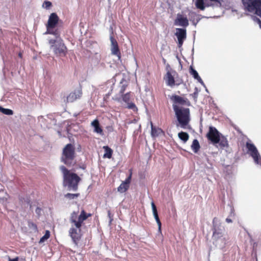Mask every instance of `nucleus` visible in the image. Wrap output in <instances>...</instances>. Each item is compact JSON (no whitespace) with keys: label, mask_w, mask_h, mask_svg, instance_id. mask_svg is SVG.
<instances>
[{"label":"nucleus","mask_w":261,"mask_h":261,"mask_svg":"<svg viewBox=\"0 0 261 261\" xmlns=\"http://www.w3.org/2000/svg\"><path fill=\"white\" fill-rule=\"evenodd\" d=\"M90 216V214H86L84 210L79 215L76 212H73L71 214L69 218L71 227L69 230V234L74 243H76V242L81 238L82 224Z\"/></svg>","instance_id":"1"},{"label":"nucleus","mask_w":261,"mask_h":261,"mask_svg":"<svg viewBox=\"0 0 261 261\" xmlns=\"http://www.w3.org/2000/svg\"><path fill=\"white\" fill-rule=\"evenodd\" d=\"M60 170L63 175V186L67 187L69 190L76 191L81 180L80 177L76 174L68 170L63 166L60 167Z\"/></svg>","instance_id":"2"},{"label":"nucleus","mask_w":261,"mask_h":261,"mask_svg":"<svg viewBox=\"0 0 261 261\" xmlns=\"http://www.w3.org/2000/svg\"><path fill=\"white\" fill-rule=\"evenodd\" d=\"M173 109L178 122L176 125L184 129L189 128V123L191 120L189 109L179 107L175 104L173 105Z\"/></svg>","instance_id":"3"},{"label":"nucleus","mask_w":261,"mask_h":261,"mask_svg":"<svg viewBox=\"0 0 261 261\" xmlns=\"http://www.w3.org/2000/svg\"><path fill=\"white\" fill-rule=\"evenodd\" d=\"M50 49L57 56H65L67 53V48L60 38L49 40Z\"/></svg>","instance_id":"4"},{"label":"nucleus","mask_w":261,"mask_h":261,"mask_svg":"<svg viewBox=\"0 0 261 261\" xmlns=\"http://www.w3.org/2000/svg\"><path fill=\"white\" fill-rule=\"evenodd\" d=\"M74 147L71 144H68L64 148L61 161L67 165H72L74 162Z\"/></svg>","instance_id":"5"},{"label":"nucleus","mask_w":261,"mask_h":261,"mask_svg":"<svg viewBox=\"0 0 261 261\" xmlns=\"http://www.w3.org/2000/svg\"><path fill=\"white\" fill-rule=\"evenodd\" d=\"M245 9L261 17V0H242Z\"/></svg>","instance_id":"6"},{"label":"nucleus","mask_w":261,"mask_h":261,"mask_svg":"<svg viewBox=\"0 0 261 261\" xmlns=\"http://www.w3.org/2000/svg\"><path fill=\"white\" fill-rule=\"evenodd\" d=\"M213 235L215 240H218L223 237L224 232V228L221 225L220 220L215 217L213 219Z\"/></svg>","instance_id":"7"},{"label":"nucleus","mask_w":261,"mask_h":261,"mask_svg":"<svg viewBox=\"0 0 261 261\" xmlns=\"http://www.w3.org/2000/svg\"><path fill=\"white\" fill-rule=\"evenodd\" d=\"M246 147L248 149V153L252 157L254 162L261 165V158L256 147L254 144L247 142Z\"/></svg>","instance_id":"8"},{"label":"nucleus","mask_w":261,"mask_h":261,"mask_svg":"<svg viewBox=\"0 0 261 261\" xmlns=\"http://www.w3.org/2000/svg\"><path fill=\"white\" fill-rule=\"evenodd\" d=\"M170 69L169 66H168L166 68L167 73L164 76V80L167 85L173 87L175 85L174 77L177 75V73L174 70L170 71Z\"/></svg>","instance_id":"9"},{"label":"nucleus","mask_w":261,"mask_h":261,"mask_svg":"<svg viewBox=\"0 0 261 261\" xmlns=\"http://www.w3.org/2000/svg\"><path fill=\"white\" fill-rule=\"evenodd\" d=\"M220 136L221 134L215 127L213 126L209 127V131L207 134V137L213 144H217L219 142Z\"/></svg>","instance_id":"10"},{"label":"nucleus","mask_w":261,"mask_h":261,"mask_svg":"<svg viewBox=\"0 0 261 261\" xmlns=\"http://www.w3.org/2000/svg\"><path fill=\"white\" fill-rule=\"evenodd\" d=\"M111 44L110 48L111 54L113 55L117 56L119 59H120V51L119 49L118 43L116 39H115L112 36H110V37Z\"/></svg>","instance_id":"11"},{"label":"nucleus","mask_w":261,"mask_h":261,"mask_svg":"<svg viewBox=\"0 0 261 261\" xmlns=\"http://www.w3.org/2000/svg\"><path fill=\"white\" fill-rule=\"evenodd\" d=\"M175 35L178 39V47H180L182 46L184 40L186 38V30L183 29L177 28Z\"/></svg>","instance_id":"12"},{"label":"nucleus","mask_w":261,"mask_h":261,"mask_svg":"<svg viewBox=\"0 0 261 261\" xmlns=\"http://www.w3.org/2000/svg\"><path fill=\"white\" fill-rule=\"evenodd\" d=\"M82 92L80 88L75 90L71 92L66 98L67 102H72L76 99L80 98L82 96Z\"/></svg>","instance_id":"13"},{"label":"nucleus","mask_w":261,"mask_h":261,"mask_svg":"<svg viewBox=\"0 0 261 261\" xmlns=\"http://www.w3.org/2000/svg\"><path fill=\"white\" fill-rule=\"evenodd\" d=\"M59 18L55 13H52L48 18L46 28H54L58 23Z\"/></svg>","instance_id":"14"},{"label":"nucleus","mask_w":261,"mask_h":261,"mask_svg":"<svg viewBox=\"0 0 261 261\" xmlns=\"http://www.w3.org/2000/svg\"><path fill=\"white\" fill-rule=\"evenodd\" d=\"M175 24L186 27L189 25L188 20L187 17H184L182 15L177 14V18L175 21Z\"/></svg>","instance_id":"15"},{"label":"nucleus","mask_w":261,"mask_h":261,"mask_svg":"<svg viewBox=\"0 0 261 261\" xmlns=\"http://www.w3.org/2000/svg\"><path fill=\"white\" fill-rule=\"evenodd\" d=\"M151 208H152L153 216H154V219H155V220L158 224V225L159 231L161 232L162 224L160 220V219H159V216L158 214V212H157V209H156V206L154 204L153 202H151Z\"/></svg>","instance_id":"16"},{"label":"nucleus","mask_w":261,"mask_h":261,"mask_svg":"<svg viewBox=\"0 0 261 261\" xmlns=\"http://www.w3.org/2000/svg\"><path fill=\"white\" fill-rule=\"evenodd\" d=\"M131 178V174L123 182L118 188V191L120 193L125 192L129 187V184Z\"/></svg>","instance_id":"17"},{"label":"nucleus","mask_w":261,"mask_h":261,"mask_svg":"<svg viewBox=\"0 0 261 261\" xmlns=\"http://www.w3.org/2000/svg\"><path fill=\"white\" fill-rule=\"evenodd\" d=\"M94 128V132L100 135H103V131L100 126L99 121L97 119L94 120L91 123Z\"/></svg>","instance_id":"18"},{"label":"nucleus","mask_w":261,"mask_h":261,"mask_svg":"<svg viewBox=\"0 0 261 261\" xmlns=\"http://www.w3.org/2000/svg\"><path fill=\"white\" fill-rule=\"evenodd\" d=\"M190 74L193 76V77L197 80L198 82H199L203 86H205L204 84L201 79V77L199 76L198 72L196 70H195L194 68H193L192 67H191L190 69Z\"/></svg>","instance_id":"19"},{"label":"nucleus","mask_w":261,"mask_h":261,"mask_svg":"<svg viewBox=\"0 0 261 261\" xmlns=\"http://www.w3.org/2000/svg\"><path fill=\"white\" fill-rule=\"evenodd\" d=\"M171 99L175 103L184 104L185 102L183 98L178 95L172 96Z\"/></svg>","instance_id":"20"},{"label":"nucleus","mask_w":261,"mask_h":261,"mask_svg":"<svg viewBox=\"0 0 261 261\" xmlns=\"http://www.w3.org/2000/svg\"><path fill=\"white\" fill-rule=\"evenodd\" d=\"M191 148L195 153H197L200 149V145L197 139L193 140L191 145Z\"/></svg>","instance_id":"21"},{"label":"nucleus","mask_w":261,"mask_h":261,"mask_svg":"<svg viewBox=\"0 0 261 261\" xmlns=\"http://www.w3.org/2000/svg\"><path fill=\"white\" fill-rule=\"evenodd\" d=\"M105 149V153L103 154V158L110 159L112 157V150L108 146H103Z\"/></svg>","instance_id":"22"},{"label":"nucleus","mask_w":261,"mask_h":261,"mask_svg":"<svg viewBox=\"0 0 261 261\" xmlns=\"http://www.w3.org/2000/svg\"><path fill=\"white\" fill-rule=\"evenodd\" d=\"M178 136L179 138L184 142V143H186L189 138V135L187 133L183 132L179 133Z\"/></svg>","instance_id":"23"},{"label":"nucleus","mask_w":261,"mask_h":261,"mask_svg":"<svg viewBox=\"0 0 261 261\" xmlns=\"http://www.w3.org/2000/svg\"><path fill=\"white\" fill-rule=\"evenodd\" d=\"M195 5L197 8L203 10L205 8V7L207 6L205 3H204L203 0H196Z\"/></svg>","instance_id":"24"},{"label":"nucleus","mask_w":261,"mask_h":261,"mask_svg":"<svg viewBox=\"0 0 261 261\" xmlns=\"http://www.w3.org/2000/svg\"><path fill=\"white\" fill-rule=\"evenodd\" d=\"M151 135L153 137L158 136L161 132L162 130L161 129L156 128L153 126L152 124L151 123Z\"/></svg>","instance_id":"25"},{"label":"nucleus","mask_w":261,"mask_h":261,"mask_svg":"<svg viewBox=\"0 0 261 261\" xmlns=\"http://www.w3.org/2000/svg\"><path fill=\"white\" fill-rule=\"evenodd\" d=\"M218 143H219V145L222 147L227 146L228 145V142L226 138L223 136H220L219 142Z\"/></svg>","instance_id":"26"},{"label":"nucleus","mask_w":261,"mask_h":261,"mask_svg":"<svg viewBox=\"0 0 261 261\" xmlns=\"http://www.w3.org/2000/svg\"><path fill=\"white\" fill-rule=\"evenodd\" d=\"M0 112L3 113L4 114L7 115H12L13 114V112L12 110L8 109H5L1 106H0Z\"/></svg>","instance_id":"27"},{"label":"nucleus","mask_w":261,"mask_h":261,"mask_svg":"<svg viewBox=\"0 0 261 261\" xmlns=\"http://www.w3.org/2000/svg\"><path fill=\"white\" fill-rule=\"evenodd\" d=\"M50 236V232L49 230H46L45 234L40 239V243H42L44 242V241L47 240Z\"/></svg>","instance_id":"28"},{"label":"nucleus","mask_w":261,"mask_h":261,"mask_svg":"<svg viewBox=\"0 0 261 261\" xmlns=\"http://www.w3.org/2000/svg\"><path fill=\"white\" fill-rule=\"evenodd\" d=\"M29 227L30 229H31L32 231L36 232L37 231V225L33 222H29Z\"/></svg>","instance_id":"29"},{"label":"nucleus","mask_w":261,"mask_h":261,"mask_svg":"<svg viewBox=\"0 0 261 261\" xmlns=\"http://www.w3.org/2000/svg\"><path fill=\"white\" fill-rule=\"evenodd\" d=\"M52 4L49 1H44L42 5V7L46 9H49L51 7Z\"/></svg>","instance_id":"30"},{"label":"nucleus","mask_w":261,"mask_h":261,"mask_svg":"<svg viewBox=\"0 0 261 261\" xmlns=\"http://www.w3.org/2000/svg\"><path fill=\"white\" fill-rule=\"evenodd\" d=\"M79 194H70V193H67L65 195V197L69 199H72L75 198H76L79 196Z\"/></svg>","instance_id":"31"},{"label":"nucleus","mask_w":261,"mask_h":261,"mask_svg":"<svg viewBox=\"0 0 261 261\" xmlns=\"http://www.w3.org/2000/svg\"><path fill=\"white\" fill-rule=\"evenodd\" d=\"M122 99L125 102L128 103V102L129 101V99H130L129 93H127L125 94V95H124L122 97Z\"/></svg>","instance_id":"32"},{"label":"nucleus","mask_w":261,"mask_h":261,"mask_svg":"<svg viewBox=\"0 0 261 261\" xmlns=\"http://www.w3.org/2000/svg\"><path fill=\"white\" fill-rule=\"evenodd\" d=\"M253 20L259 24V27L261 28V20L259 18L255 17H253Z\"/></svg>","instance_id":"33"},{"label":"nucleus","mask_w":261,"mask_h":261,"mask_svg":"<svg viewBox=\"0 0 261 261\" xmlns=\"http://www.w3.org/2000/svg\"><path fill=\"white\" fill-rule=\"evenodd\" d=\"M53 28H47V32L46 33V34H54V32L53 31Z\"/></svg>","instance_id":"34"},{"label":"nucleus","mask_w":261,"mask_h":261,"mask_svg":"<svg viewBox=\"0 0 261 261\" xmlns=\"http://www.w3.org/2000/svg\"><path fill=\"white\" fill-rule=\"evenodd\" d=\"M107 129L109 132H112L114 130L113 127L112 126H108L107 127Z\"/></svg>","instance_id":"35"},{"label":"nucleus","mask_w":261,"mask_h":261,"mask_svg":"<svg viewBox=\"0 0 261 261\" xmlns=\"http://www.w3.org/2000/svg\"><path fill=\"white\" fill-rule=\"evenodd\" d=\"M128 107L129 109H133L134 108H135V105L134 103H129L128 105Z\"/></svg>","instance_id":"36"},{"label":"nucleus","mask_w":261,"mask_h":261,"mask_svg":"<svg viewBox=\"0 0 261 261\" xmlns=\"http://www.w3.org/2000/svg\"><path fill=\"white\" fill-rule=\"evenodd\" d=\"M18 258L16 257L15 258L11 259L10 258H9V261H18Z\"/></svg>","instance_id":"37"},{"label":"nucleus","mask_w":261,"mask_h":261,"mask_svg":"<svg viewBox=\"0 0 261 261\" xmlns=\"http://www.w3.org/2000/svg\"><path fill=\"white\" fill-rule=\"evenodd\" d=\"M226 221L227 223H231V222H232V220L228 218L226 219Z\"/></svg>","instance_id":"38"},{"label":"nucleus","mask_w":261,"mask_h":261,"mask_svg":"<svg viewBox=\"0 0 261 261\" xmlns=\"http://www.w3.org/2000/svg\"><path fill=\"white\" fill-rule=\"evenodd\" d=\"M40 211H41V209H40V208H37L36 209V213H39V212H40Z\"/></svg>","instance_id":"39"},{"label":"nucleus","mask_w":261,"mask_h":261,"mask_svg":"<svg viewBox=\"0 0 261 261\" xmlns=\"http://www.w3.org/2000/svg\"><path fill=\"white\" fill-rule=\"evenodd\" d=\"M110 215H111L110 212V211H109V212H108V216H109V217L110 218Z\"/></svg>","instance_id":"40"},{"label":"nucleus","mask_w":261,"mask_h":261,"mask_svg":"<svg viewBox=\"0 0 261 261\" xmlns=\"http://www.w3.org/2000/svg\"><path fill=\"white\" fill-rule=\"evenodd\" d=\"M21 56H22L21 53H19V57L21 58Z\"/></svg>","instance_id":"41"},{"label":"nucleus","mask_w":261,"mask_h":261,"mask_svg":"<svg viewBox=\"0 0 261 261\" xmlns=\"http://www.w3.org/2000/svg\"><path fill=\"white\" fill-rule=\"evenodd\" d=\"M179 83L176 84V85H179Z\"/></svg>","instance_id":"42"}]
</instances>
